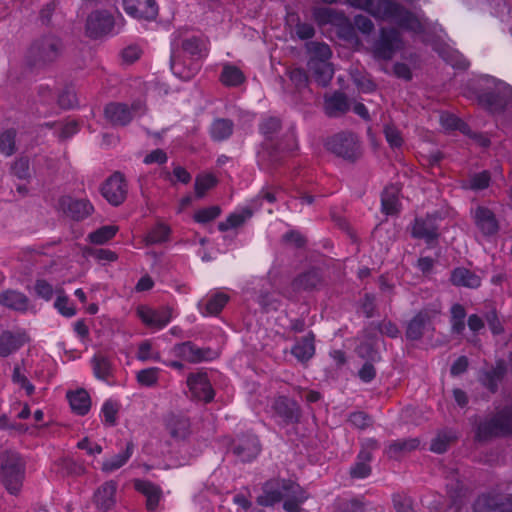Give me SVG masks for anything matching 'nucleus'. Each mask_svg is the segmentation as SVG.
<instances>
[{"label": "nucleus", "instance_id": "obj_61", "mask_svg": "<svg viewBox=\"0 0 512 512\" xmlns=\"http://www.w3.org/2000/svg\"><path fill=\"white\" fill-rule=\"evenodd\" d=\"M260 133L267 139H271L281 129V121L276 117H269L264 119L260 124Z\"/></svg>", "mask_w": 512, "mask_h": 512}, {"label": "nucleus", "instance_id": "obj_63", "mask_svg": "<svg viewBox=\"0 0 512 512\" xmlns=\"http://www.w3.org/2000/svg\"><path fill=\"white\" fill-rule=\"evenodd\" d=\"M11 173L18 179L26 180L30 177L29 160L27 158H19L11 165Z\"/></svg>", "mask_w": 512, "mask_h": 512}, {"label": "nucleus", "instance_id": "obj_32", "mask_svg": "<svg viewBox=\"0 0 512 512\" xmlns=\"http://www.w3.org/2000/svg\"><path fill=\"white\" fill-rule=\"evenodd\" d=\"M450 282L457 287L478 289L481 284V278L475 272L465 267H457L454 268L452 275H450Z\"/></svg>", "mask_w": 512, "mask_h": 512}, {"label": "nucleus", "instance_id": "obj_47", "mask_svg": "<svg viewBox=\"0 0 512 512\" xmlns=\"http://www.w3.org/2000/svg\"><path fill=\"white\" fill-rule=\"evenodd\" d=\"M465 308L460 304H453L450 308V324H452V332L461 335L465 330Z\"/></svg>", "mask_w": 512, "mask_h": 512}, {"label": "nucleus", "instance_id": "obj_14", "mask_svg": "<svg viewBox=\"0 0 512 512\" xmlns=\"http://www.w3.org/2000/svg\"><path fill=\"white\" fill-rule=\"evenodd\" d=\"M187 387H189L191 398L195 400L208 403L215 397L208 375L205 373L200 372L187 376Z\"/></svg>", "mask_w": 512, "mask_h": 512}, {"label": "nucleus", "instance_id": "obj_41", "mask_svg": "<svg viewBox=\"0 0 512 512\" xmlns=\"http://www.w3.org/2000/svg\"><path fill=\"white\" fill-rule=\"evenodd\" d=\"M68 400L72 411L77 415L84 416L91 409V398L87 391L81 389L68 393Z\"/></svg>", "mask_w": 512, "mask_h": 512}, {"label": "nucleus", "instance_id": "obj_15", "mask_svg": "<svg viewBox=\"0 0 512 512\" xmlns=\"http://www.w3.org/2000/svg\"><path fill=\"white\" fill-rule=\"evenodd\" d=\"M321 281L322 279L320 278L318 270L305 271L292 280L289 289L284 291V295L289 299H293V297L300 292L315 290L320 285Z\"/></svg>", "mask_w": 512, "mask_h": 512}, {"label": "nucleus", "instance_id": "obj_48", "mask_svg": "<svg viewBox=\"0 0 512 512\" xmlns=\"http://www.w3.org/2000/svg\"><path fill=\"white\" fill-rule=\"evenodd\" d=\"M252 216V211L244 209L242 212H236L227 216L226 221L219 223V231L224 232L233 228L240 227L249 217Z\"/></svg>", "mask_w": 512, "mask_h": 512}, {"label": "nucleus", "instance_id": "obj_43", "mask_svg": "<svg viewBox=\"0 0 512 512\" xmlns=\"http://www.w3.org/2000/svg\"><path fill=\"white\" fill-rule=\"evenodd\" d=\"M133 453V444L132 442H128L127 446H125V450L121 453L114 455L113 457L106 459L102 464V471L105 473H112L128 462V459L131 458Z\"/></svg>", "mask_w": 512, "mask_h": 512}, {"label": "nucleus", "instance_id": "obj_29", "mask_svg": "<svg viewBox=\"0 0 512 512\" xmlns=\"http://www.w3.org/2000/svg\"><path fill=\"white\" fill-rule=\"evenodd\" d=\"M0 305L19 313H25L29 308V298L20 291L7 289L0 292Z\"/></svg>", "mask_w": 512, "mask_h": 512}, {"label": "nucleus", "instance_id": "obj_37", "mask_svg": "<svg viewBox=\"0 0 512 512\" xmlns=\"http://www.w3.org/2000/svg\"><path fill=\"white\" fill-rule=\"evenodd\" d=\"M228 302V296L224 293H215L209 298L198 304L202 316H216Z\"/></svg>", "mask_w": 512, "mask_h": 512}, {"label": "nucleus", "instance_id": "obj_56", "mask_svg": "<svg viewBox=\"0 0 512 512\" xmlns=\"http://www.w3.org/2000/svg\"><path fill=\"white\" fill-rule=\"evenodd\" d=\"M15 137L14 129H7L0 134V153L11 156L15 153Z\"/></svg>", "mask_w": 512, "mask_h": 512}, {"label": "nucleus", "instance_id": "obj_3", "mask_svg": "<svg viewBox=\"0 0 512 512\" xmlns=\"http://www.w3.org/2000/svg\"><path fill=\"white\" fill-rule=\"evenodd\" d=\"M25 469V460L17 451L4 450L0 453V483L8 493H19L25 479Z\"/></svg>", "mask_w": 512, "mask_h": 512}, {"label": "nucleus", "instance_id": "obj_27", "mask_svg": "<svg viewBox=\"0 0 512 512\" xmlns=\"http://www.w3.org/2000/svg\"><path fill=\"white\" fill-rule=\"evenodd\" d=\"M26 343L22 332L4 331L0 334V357L7 358L17 352Z\"/></svg>", "mask_w": 512, "mask_h": 512}, {"label": "nucleus", "instance_id": "obj_58", "mask_svg": "<svg viewBox=\"0 0 512 512\" xmlns=\"http://www.w3.org/2000/svg\"><path fill=\"white\" fill-rule=\"evenodd\" d=\"M118 405L117 402L106 400L102 405L101 414L103 423L109 427H113L117 423Z\"/></svg>", "mask_w": 512, "mask_h": 512}, {"label": "nucleus", "instance_id": "obj_33", "mask_svg": "<svg viewBox=\"0 0 512 512\" xmlns=\"http://www.w3.org/2000/svg\"><path fill=\"white\" fill-rule=\"evenodd\" d=\"M91 366L96 379L110 384L114 376V366L109 357L103 354H96L91 359Z\"/></svg>", "mask_w": 512, "mask_h": 512}, {"label": "nucleus", "instance_id": "obj_24", "mask_svg": "<svg viewBox=\"0 0 512 512\" xmlns=\"http://www.w3.org/2000/svg\"><path fill=\"white\" fill-rule=\"evenodd\" d=\"M474 512H512V495L505 501L498 496L482 495L475 501Z\"/></svg>", "mask_w": 512, "mask_h": 512}, {"label": "nucleus", "instance_id": "obj_2", "mask_svg": "<svg viewBox=\"0 0 512 512\" xmlns=\"http://www.w3.org/2000/svg\"><path fill=\"white\" fill-rule=\"evenodd\" d=\"M381 21H388L398 26V28L412 34H424L426 29V20L396 2H384L380 6L377 15L373 16Z\"/></svg>", "mask_w": 512, "mask_h": 512}, {"label": "nucleus", "instance_id": "obj_54", "mask_svg": "<svg viewBox=\"0 0 512 512\" xmlns=\"http://www.w3.org/2000/svg\"><path fill=\"white\" fill-rule=\"evenodd\" d=\"M57 294V299H55L54 302L55 309H57L58 313L66 318L73 317L75 315V308L69 298L63 294L62 289H58Z\"/></svg>", "mask_w": 512, "mask_h": 512}, {"label": "nucleus", "instance_id": "obj_25", "mask_svg": "<svg viewBox=\"0 0 512 512\" xmlns=\"http://www.w3.org/2000/svg\"><path fill=\"white\" fill-rule=\"evenodd\" d=\"M472 218H474L476 227L484 236H492L498 231V222L494 213L484 206H478L472 210Z\"/></svg>", "mask_w": 512, "mask_h": 512}, {"label": "nucleus", "instance_id": "obj_62", "mask_svg": "<svg viewBox=\"0 0 512 512\" xmlns=\"http://www.w3.org/2000/svg\"><path fill=\"white\" fill-rule=\"evenodd\" d=\"M220 215L219 206H209L208 208H201L194 214V220L198 223H209L215 220Z\"/></svg>", "mask_w": 512, "mask_h": 512}, {"label": "nucleus", "instance_id": "obj_11", "mask_svg": "<svg viewBox=\"0 0 512 512\" xmlns=\"http://www.w3.org/2000/svg\"><path fill=\"white\" fill-rule=\"evenodd\" d=\"M101 193L103 198L113 206L121 205L126 198V183L124 176L116 172L106 179L102 184Z\"/></svg>", "mask_w": 512, "mask_h": 512}, {"label": "nucleus", "instance_id": "obj_18", "mask_svg": "<svg viewBox=\"0 0 512 512\" xmlns=\"http://www.w3.org/2000/svg\"><path fill=\"white\" fill-rule=\"evenodd\" d=\"M271 408H273L274 416L278 417L284 425L296 423L300 418V408L297 402L285 396L275 398Z\"/></svg>", "mask_w": 512, "mask_h": 512}, {"label": "nucleus", "instance_id": "obj_34", "mask_svg": "<svg viewBox=\"0 0 512 512\" xmlns=\"http://www.w3.org/2000/svg\"><path fill=\"white\" fill-rule=\"evenodd\" d=\"M325 114L328 117H340L347 113L349 104L347 97L340 92H336L325 97Z\"/></svg>", "mask_w": 512, "mask_h": 512}, {"label": "nucleus", "instance_id": "obj_35", "mask_svg": "<svg viewBox=\"0 0 512 512\" xmlns=\"http://www.w3.org/2000/svg\"><path fill=\"white\" fill-rule=\"evenodd\" d=\"M290 353H292V355L295 356L297 361L301 363L308 362L315 354L313 335L308 334L298 339L295 345H293L292 350H290Z\"/></svg>", "mask_w": 512, "mask_h": 512}, {"label": "nucleus", "instance_id": "obj_9", "mask_svg": "<svg viewBox=\"0 0 512 512\" xmlns=\"http://www.w3.org/2000/svg\"><path fill=\"white\" fill-rule=\"evenodd\" d=\"M378 449V442L374 438L362 440L361 450H359L357 461L351 466L350 475L353 478L362 479L370 475L371 468L369 462L373 458L371 454Z\"/></svg>", "mask_w": 512, "mask_h": 512}, {"label": "nucleus", "instance_id": "obj_1", "mask_svg": "<svg viewBox=\"0 0 512 512\" xmlns=\"http://www.w3.org/2000/svg\"><path fill=\"white\" fill-rule=\"evenodd\" d=\"M208 55V43L187 28L171 36V70L179 79L189 81L201 69L199 60Z\"/></svg>", "mask_w": 512, "mask_h": 512}, {"label": "nucleus", "instance_id": "obj_12", "mask_svg": "<svg viewBox=\"0 0 512 512\" xmlns=\"http://www.w3.org/2000/svg\"><path fill=\"white\" fill-rule=\"evenodd\" d=\"M140 321L146 327L162 329L166 327L172 319V310L169 307H164L159 310H154L148 306H139L136 309Z\"/></svg>", "mask_w": 512, "mask_h": 512}, {"label": "nucleus", "instance_id": "obj_59", "mask_svg": "<svg viewBox=\"0 0 512 512\" xmlns=\"http://www.w3.org/2000/svg\"><path fill=\"white\" fill-rule=\"evenodd\" d=\"M11 379H13V383L15 385L19 386V388L25 391L26 395L33 394L34 386L29 382V379H27L25 373L19 366L14 367L13 376H11Z\"/></svg>", "mask_w": 512, "mask_h": 512}, {"label": "nucleus", "instance_id": "obj_23", "mask_svg": "<svg viewBox=\"0 0 512 512\" xmlns=\"http://www.w3.org/2000/svg\"><path fill=\"white\" fill-rule=\"evenodd\" d=\"M165 429L173 439L183 441L191 433L190 420L182 413H171L165 417Z\"/></svg>", "mask_w": 512, "mask_h": 512}, {"label": "nucleus", "instance_id": "obj_8", "mask_svg": "<svg viewBox=\"0 0 512 512\" xmlns=\"http://www.w3.org/2000/svg\"><path fill=\"white\" fill-rule=\"evenodd\" d=\"M403 47L402 35L394 28L380 29L379 38L374 41L373 57L381 61H389Z\"/></svg>", "mask_w": 512, "mask_h": 512}, {"label": "nucleus", "instance_id": "obj_42", "mask_svg": "<svg viewBox=\"0 0 512 512\" xmlns=\"http://www.w3.org/2000/svg\"><path fill=\"white\" fill-rule=\"evenodd\" d=\"M312 77L322 87H326L333 78V68L330 62H308Z\"/></svg>", "mask_w": 512, "mask_h": 512}, {"label": "nucleus", "instance_id": "obj_26", "mask_svg": "<svg viewBox=\"0 0 512 512\" xmlns=\"http://www.w3.org/2000/svg\"><path fill=\"white\" fill-rule=\"evenodd\" d=\"M438 235L435 217L428 215L414 220L412 228V236L414 238L424 239L426 243L430 244L437 239Z\"/></svg>", "mask_w": 512, "mask_h": 512}, {"label": "nucleus", "instance_id": "obj_30", "mask_svg": "<svg viewBox=\"0 0 512 512\" xmlns=\"http://www.w3.org/2000/svg\"><path fill=\"white\" fill-rule=\"evenodd\" d=\"M115 491H117V483L110 480L101 485L95 491L94 501L96 507L102 512H108L115 504Z\"/></svg>", "mask_w": 512, "mask_h": 512}, {"label": "nucleus", "instance_id": "obj_45", "mask_svg": "<svg viewBox=\"0 0 512 512\" xmlns=\"http://www.w3.org/2000/svg\"><path fill=\"white\" fill-rule=\"evenodd\" d=\"M306 49L308 54H310V60H308V62L329 63L331 51L328 44L310 41L306 44Z\"/></svg>", "mask_w": 512, "mask_h": 512}, {"label": "nucleus", "instance_id": "obj_4", "mask_svg": "<svg viewBox=\"0 0 512 512\" xmlns=\"http://www.w3.org/2000/svg\"><path fill=\"white\" fill-rule=\"evenodd\" d=\"M65 46L58 36L48 34L42 36L30 45L28 61L30 65L44 67L55 63L63 55Z\"/></svg>", "mask_w": 512, "mask_h": 512}, {"label": "nucleus", "instance_id": "obj_5", "mask_svg": "<svg viewBox=\"0 0 512 512\" xmlns=\"http://www.w3.org/2000/svg\"><path fill=\"white\" fill-rule=\"evenodd\" d=\"M512 435V408L506 407L493 418L479 424L476 429V439L487 441L491 438Z\"/></svg>", "mask_w": 512, "mask_h": 512}, {"label": "nucleus", "instance_id": "obj_31", "mask_svg": "<svg viewBox=\"0 0 512 512\" xmlns=\"http://www.w3.org/2000/svg\"><path fill=\"white\" fill-rule=\"evenodd\" d=\"M506 374L505 362L500 360L497 362L495 367H491L487 370L480 372L479 381L482 383L484 388L490 392L495 393L498 389V384Z\"/></svg>", "mask_w": 512, "mask_h": 512}, {"label": "nucleus", "instance_id": "obj_44", "mask_svg": "<svg viewBox=\"0 0 512 512\" xmlns=\"http://www.w3.org/2000/svg\"><path fill=\"white\" fill-rule=\"evenodd\" d=\"M428 322V312H418V314L410 320L408 328H406V337L413 341L421 339Z\"/></svg>", "mask_w": 512, "mask_h": 512}, {"label": "nucleus", "instance_id": "obj_28", "mask_svg": "<svg viewBox=\"0 0 512 512\" xmlns=\"http://www.w3.org/2000/svg\"><path fill=\"white\" fill-rule=\"evenodd\" d=\"M135 490L146 497V508L150 512H154L161 501L162 491L158 485L147 480H135Z\"/></svg>", "mask_w": 512, "mask_h": 512}, {"label": "nucleus", "instance_id": "obj_51", "mask_svg": "<svg viewBox=\"0 0 512 512\" xmlns=\"http://www.w3.org/2000/svg\"><path fill=\"white\" fill-rule=\"evenodd\" d=\"M455 439V434L451 431L439 432L435 439L431 442V451L436 454H443L447 451L448 446Z\"/></svg>", "mask_w": 512, "mask_h": 512}, {"label": "nucleus", "instance_id": "obj_60", "mask_svg": "<svg viewBox=\"0 0 512 512\" xmlns=\"http://www.w3.org/2000/svg\"><path fill=\"white\" fill-rule=\"evenodd\" d=\"M136 359L140 361H161V357L158 352H153L151 343L149 341H143L139 344L138 352H136Z\"/></svg>", "mask_w": 512, "mask_h": 512}, {"label": "nucleus", "instance_id": "obj_52", "mask_svg": "<svg viewBox=\"0 0 512 512\" xmlns=\"http://www.w3.org/2000/svg\"><path fill=\"white\" fill-rule=\"evenodd\" d=\"M346 3L350 4L351 7L358 8L364 10L370 15L375 16L377 12L380 10V6L384 2H395L391 0H344Z\"/></svg>", "mask_w": 512, "mask_h": 512}, {"label": "nucleus", "instance_id": "obj_53", "mask_svg": "<svg viewBox=\"0 0 512 512\" xmlns=\"http://www.w3.org/2000/svg\"><path fill=\"white\" fill-rule=\"evenodd\" d=\"M289 79L299 93H309L308 76L301 68H293L289 70Z\"/></svg>", "mask_w": 512, "mask_h": 512}, {"label": "nucleus", "instance_id": "obj_7", "mask_svg": "<svg viewBox=\"0 0 512 512\" xmlns=\"http://www.w3.org/2000/svg\"><path fill=\"white\" fill-rule=\"evenodd\" d=\"M326 149L330 153L346 161H356L362 156V146L358 136L351 132H341L326 141Z\"/></svg>", "mask_w": 512, "mask_h": 512}, {"label": "nucleus", "instance_id": "obj_19", "mask_svg": "<svg viewBox=\"0 0 512 512\" xmlns=\"http://www.w3.org/2000/svg\"><path fill=\"white\" fill-rule=\"evenodd\" d=\"M139 108V103L130 108L124 103L112 102L105 107V118L114 126H126L132 121L133 112Z\"/></svg>", "mask_w": 512, "mask_h": 512}, {"label": "nucleus", "instance_id": "obj_39", "mask_svg": "<svg viewBox=\"0 0 512 512\" xmlns=\"http://www.w3.org/2000/svg\"><path fill=\"white\" fill-rule=\"evenodd\" d=\"M419 446L417 438L394 440L388 444L386 454L391 459H397L400 456L409 453Z\"/></svg>", "mask_w": 512, "mask_h": 512}, {"label": "nucleus", "instance_id": "obj_21", "mask_svg": "<svg viewBox=\"0 0 512 512\" xmlns=\"http://www.w3.org/2000/svg\"><path fill=\"white\" fill-rule=\"evenodd\" d=\"M113 17L107 12H92L87 19V33L92 38H98L113 30Z\"/></svg>", "mask_w": 512, "mask_h": 512}, {"label": "nucleus", "instance_id": "obj_40", "mask_svg": "<svg viewBox=\"0 0 512 512\" xmlns=\"http://www.w3.org/2000/svg\"><path fill=\"white\" fill-rule=\"evenodd\" d=\"M233 130L234 124L230 119L218 118L209 127V135H211L212 141L222 142L231 137Z\"/></svg>", "mask_w": 512, "mask_h": 512}, {"label": "nucleus", "instance_id": "obj_13", "mask_svg": "<svg viewBox=\"0 0 512 512\" xmlns=\"http://www.w3.org/2000/svg\"><path fill=\"white\" fill-rule=\"evenodd\" d=\"M289 484H297L290 480H281V481H271L266 483L263 488V493L258 497V504L263 507H270L279 502L282 499H286L291 495H286L289 493L287 489V485Z\"/></svg>", "mask_w": 512, "mask_h": 512}, {"label": "nucleus", "instance_id": "obj_10", "mask_svg": "<svg viewBox=\"0 0 512 512\" xmlns=\"http://www.w3.org/2000/svg\"><path fill=\"white\" fill-rule=\"evenodd\" d=\"M172 353H174V356L191 364L211 361L215 357V353L211 349L198 347L189 341L175 344L172 347Z\"/></svg>", "mask_w": 512, "mask_h": 512}, {"label": "nucleus", "instance_id": "obj_64", "mask_svg": "<svg viewBox=\"0 0 512 512\" xmlns=\"http://www.w3.org/2000/svg\"><path fill=\"white\" fill-rule=\"evenodd\" d=\"M357 353L359 357L368 361H378L380 359L377 350L374 349L373 344L370 342H362L359 344Z\"/></svg>", "mask_w": 512, "mask_h": 512}, {"label": "nucleus", "instance_id": "obj_20", "mask_svg": "<svg viewBox=\"0 0 512 512\" xmlns=\"http://www.w3.org/2000/svg\"><path fill=\"white\" fill-rule=\"evenodd\" d=\"M125 13L146 21L153 20L158 13L154 0H123Z\"/></svg>", "mask_w": 512, "mask_h": 512}, {"label": "nucleus", "instance_id": "obj_46", "mask_svg": "<svg viewBox=\"0 0 512 512\" xmlns=\"http://www.w3.org/2000/svg\"><path fill=\"white\" fill-rule=\"evenodd\" d=\"M245 81L242 71L234 65H224L220 73V82L227 87H237Z\"/></svg>", "mask_w": 512, "mask_h": 512}, {"label": "nucleus", "instance_id": "obj_6", "mask_svg": "<svg viewBox=\"0 0 512 512\" xmlns=\"http://www.w3.org/2000/svg\"><path fill=\"white\" fill-rule=\"evenodd\" d=\"M312 18L320 27L326 25L336 27L337 34L346 40H352L355 37L352 23L342 12L329 7H317L312 9Z\"/></svg>", "mask_w": 512, "mask_h": 512}, {"label": "nucleus", "instance_id": "obj_16", "mask_svg": "<svg viewBox=\"0 0 512 512\" xmlns=\"http://www.w3.org/2000/svg\"><path fill=\"white\" fill-rule=\"evenodd\" d=\"M510 89L504 85H498L495 89L479 95V103L487 110L497 113L505 109L509 103Z\"/></svg>", "mask_w": 512, "mask_h": 512}, {"label": "nucleus", "instance_id": "obj_49", "mask_svg": "<svg viewBox=\"0 0 512 512\" xmlns=\"http://www.w3.org/2000/svg\"><path fill=\"white\" fill-rule=\"evenodd\" d=\"M117 231L118 227L116 225H106L91 232L90 235H88V239H90L92 244L101 245L112 240Z\"/></svg>", "mask_w": 512, "mask_h": 512}, {"label": "nucleus", "instance_id": "obj_38", "mask_svg": "<svg viewBox=\"0 0 512 512\" xmlns=\"http://www.w3.org/2000/svg\"><path fill=\"white\" fill-rule=\"evenodd\" d=\"M381 210L386 215H394L399 212V188L390 185L381 193Z\"/></svg>", "mask_w": 512, "mask_h": 512}, {"label": "nucleus", "instance_id": "obj_57", "mask_svg": "<svg viewBox=\"0 0 512 512\" xmlns=\"http://www.w3.org/2000/svg\"><path fill=\"white\" fill-rule=\"evenodd\" d=\"M158 375V367L145 368L138 371V374H136V380H138V383L141 386L153 387L158 382Z\"/></svg>", "mask_w": 512, "mask_h": 512}, {"label": "nucleus", "instance_id": "obj_50", "mask_svg": "<svg viewBox=\"0 0 512 512\" xmlns=\"http://www.w3.org/2000/svg\"><path fill=\"white\" fill-rule=\"evenodd\" d=\"M170 229L166 224L158 223L147 233L145 237L146 245L161 244L168 241Z\"/></svg>", "mask_w": 512, "mask_h": 512}, {"label": "nucleus", "instance_id": "obj_17", "mask_svg": "<svg viewBox=\"0 0 512 512\" xmlns=\"http://www.w3.org/2000/svg\"><path fill=\"white\" fill-rule=\"evenodd\" d=\"M58 207L74 220H84L93 211L92 204L86 199H74L70 196L59 198Z\"/></svg>", "mask_w": 512, "mask_h": 512}, {"label": "nucleus", "instance_id": "obj_55", "mask_svg": "<svg viewBox=\"0 0 512 512\" xmlns=\"http://www.w3.org/2000/svg\"><path fill=\"white\" fill-rule=\"evenodd\" d=\"M216 185V178L212 174H202L196 177V182H194V191H196V196L198 198H202L207 191L213 188Z\"/></svg>", "mask_w": 512, "mask_h": 512}, {"label": "nucleus", "instance_id": "obj_22", "mask_svg": "<svg viewBox=\"0 0 512 512\" xmlns=\"http://www.w3.org/2000/svg\"><path fill=\"white\" fill-rule=\"evenodd\" d=\"M233 451L238 459L250 462L260 453L259 438L255 434H245L238 438Z\"/></svg>", "mask_w": 512, "mask_h": 512}, {"label": "nucleus", "instance_id": "obj_36", "mask_svg": "<svg viewBox=\"0 0 512 512\" xmlns=\"http://www.w3.org/2000/svg\"><path fill=\"white\" fill-rule=\"evenodd\" d=\"M289 492L286 495H292L285 498L284 510L287 512H300V506L307 500L308 495L298 484H289Z\"/></svg>", "mask_w": 512, "mask_h": 512}]
</instances>
